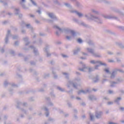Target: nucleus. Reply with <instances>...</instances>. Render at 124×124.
I'll return each instance as SVG.
<instances>
[{"instance_id":"obj_15","label":"nucleus","mask_w":124,"mask_h":124,"mask_svg":"<svg viewBox=\"0 0 124 124\" xmlns=\"http://www.w3.org/2000/svg\"><path fill=\"white\" fill-rule=\"evenodd\" d=\"M32 3H33V4H35V2H34V1H32Z\"/></svg>"},{"instance_id":"obj_1","label":"nucleus","mask_w":124,"mask_h":124,"mask_svg":"<svg viewBox=\"0 0 124 124\" xmlns=\"http://www.w3.org/2000/svg\"><path fill=\"white\" fill-rule=\"evenodd\" d=\"M91 63H99V64L101 65H103V64H104V63H102V62H94V61H91Z\"/></svg>"},{"instance_id":"obj_14","label":"nucleus","mask_w":124,"mask_h":124,"mask_svg":"<svg viewBox=\"0 0 124 124\" xmlns=\"http://www.w3.org/2000/svg\"><path fill=\"white\" fill-rule=\"evenodd\" d=\"M120 109H121V110H122L123 111H124V108H121Z\"/></svg>"},{"instance_id":"obj_24","label":"nucleus","mask_w":124,"mask_h":124,"mask_svg":"<svg viewBox=\"0 0 124 124\" xmlns=\"http://www.w3.org/2000/svg\"><path fill=\"white\" fill-rule=\"evenodd\" d=\"M59 90H60V91H62V89L61 88H59Z\"/></svg>"},{"instance_id":"obj_13","label":"nucleus","mask_w":124,"mask_h":124,"mask_svg":"<svg viewBox=\"0 0 124 124\" xmlns=\"http://www.w3.org/2000/svg\"><path fill=\"white\" fill-rule=\"evenodd\" d=\"M84 93V91L83 90H81L78 93Z\"/></svg>"},{"instance_id":"obj_9","label":"nucleus","mask_w":124,"mask_h":124,"mask_svg":"<svg viewBox=\"0 0 124 124\" xmlns=\"http://www.w3.org/2000/svg\"><path fill=\"white\" fill-rule=\"evenodd\" d=\"M90 118H91V120H93V115H90Z\"/></svg>"},{"instance_id":"obj_28","label":"nucleus","mask_w":124,"mask_h":124,"mask_svg":"<svg viewBox=\"0 0 124 124\" xmlns=\"http://www.w3.org/2000/svg\"><path fill=\"white\" fill-rule=\"evenodd\" d=\"M66 5H67V4H65Z\"/></svg>"},{"instance_id":"obj_22","label":"nucleus","mask_w":124,"mask_h":124,"mask_svg":"<svg viewBox=\"0 0 124 124\" xmlns=\"http://www.w3.org/2000/svg\"><path fill=\"white\" fill-rule=\"evenodd\" d=\"M49 115V114H46V117H48V115Z\"/></svg>"},{"instance_id":"obj_25","label":"nucleus","mask_w":124,"mask_h":124,"mask_svg":"<svg viewBox=\"0 0 124 124\" xmlns=\"http://www.w3.org/2000/svg\"><path fill=\"white\" fill-rule=\"evenodd\" d=\"M111 103H112L109 102V103H108V104H111Z\"/></svg>"},{"instance_id":"obj_3","label":"nucleus","mask_w":124,"mask_h":124,"mask_svg":"<svg viewBox=\"0 0 124 124\" xmlns=\"http://www.w3.org/2000/svg\"><path fill=\"white\" fill-rule=\"evenodd\" d=\"M48 16H49V17H50L51 18H52L54 16V15H53V14L52 13H49L48 14Z\"/></svg>"},{"instance_id":"obj_17","label":"nucleus","mask_w":124,"mask_h":124,"mask_svg":"<svg viewBox=\"0 0 124 124\" xmlns=\"http://www.w3.org/2000/svg\"><path fill=\"white\" fill-rule=\"evenodd\" d=\"M90 52H91L92 53V52H93L92 50L91 49L90 50H89Z\"/></svg>"},{"instance_id":"obj_23","label":"nucleus","mask_w":124,"mask_h":124,"mask_svg":"<svg viewBox=\"0 0 124 124\" xmlns=\"http://www.w3.org/2000/svg\"><path fill=\"white\" fill-rule=\"evenodd\" d=\"M112 92L111 91H109V93H111Z\"/></svg>"},{"instance_id":"obj_30","label":"nucleus","mask_w":124,"mask_h":124,"mask_svg":"<svg viewBox=\"0 0 124 124\" xmlns=\"http://www.w3.org/2000/svg\"><path fill=\"white\" fill-rule=\"evenodd\" d=\"M74 87H75V85H74Z\"/></svg>"},{"instance_id":"obj_8","label":"nucleus","mask_w":124,"mask_h":124,"mask_svg":"<svg viewBox=\"0 0 124 124\" xmlns=\"http://www.w3.org/2000/svg\"><path fill=\"white\" fill-rule=\"evenodd\" d=\"M96 118H98L99 117H100V114H97V115H96Z\"/></svg>"},{"instance_id":"obj_29","label":"nucleus","mask_w":124,"mask_h":124,"mask_svg":"<svg viewBox=\"0 0 124 124\" xmlns=\"http://www.w3.org/2000/svg\"><path fill=\"white\" fill-rule=\"evenodd\" d=\"M80 70H81V71H82V70H82V69H80Z\"/></svg>"},{"instance_id":"obj_20","label":"nucleus","mask_w":124,"mask_h":124,"mask_svg":"<svg viewBox=\"0 0 124 124\" xmlns=\"http://www.w3.org/2000/svg\"><path fill=\"white\" fill-rule=\"evenodd\" d=\"M22 2H24L25 1V0H22Z\"/></svg>"},{"instance_id":"obj_4","label":"nucleus","mask_w":124,"mask_h":124,"mask_svg":"<svg viewBox=\"0 0 124 124\" xmlns=\"http://www.w3.org/2000/svg\"><path fill=\"white\" fill-rule=\"evenodd\" d=\"M77 14L79 16V17H81L83 15L80 13L77 12Z\"/></svg>"},{"instance_id":"obj_10","label":"nucleus","mask_w":124,"mask_h":124,"mask_svg":"<svg viewBox=\"0 0 124 124\" xmlns=\"http://www.w3.org/2000/svg\"><path fill=\"white\" fill-rule=\"evenodd\" d=\"M121 97H118V98H117V101L118 100H121Z\"/></svg>"},{"instance_id":"obj_26","label":"nucleus","mask_w":124,"mask_h":124,"mask_svg":"<svg viewBox=\"0 0 124 124\" xmlns=\"http://www.w3.org/2000/svg\"><path fill=\"white\" fill-rule=\"evenodd\" d=\"M31 17H33V16H31Z\"/></svg>"},{"instance_id":"obj_16","label":"nucleus","mask_w":124,"mask_h":124,"mask_svg":"<svg viewBox=\"0 0 124 124\" xmlns=\"http://www.w3.org/2000/svg\"><path fill=\"white\" fill-rule=\"evenodd\" d=\"M62 56L63 57V58H65L66 57V56L65 55H62Z\"/></svg>"},{"instance_id":"obj_7","label":"nucleus","mask_w":124,"mask_h":124,"mask_svg":"<svg viewBox=\"0 0 124 124\" xmlns=\"http://www.w3.org/2000/svg\"><path fill=\"white\" fill-rule=\"evenodd\" d=\"M105 71L106 72H107V73H108V72H109V70H108V69H105Z\"/></svg>"},{"instance_id":"obj_18","label":"nucleus","mask_w":124,"mask_h":124,"mask_svg":"<svg viewBox=\"0 0 124 124\" xmlns=\"http://www.w3.org/2000/svg\"><path fill=\"white\" fill-rule=\"evenodd\" d=\"M92 69V68H89V71H91V70Z\"/></svg>"},{"instance_id":"obj_31","label":"nucleus","mask_w":124,"mask_h":124,"mask_svg":"<svg viewBox=\"0 0 124 124\" xmlns=\"http://www.w3.org/2000/svg\"><path fill=\"white\" fill-rule=\"evenodd\" d=\"M94 91H95V90H93Z\"/></svg>"},{"instance_id":"obj_6","label":"nucleus","mask_w":124,"mask_h":124,"mask_svg":"<svg viewBox=\"0 0 124 124\" xmlns=\"http://www.w3.org/2000/svg\"><path fill=\"white\" fill-rule=\"evenodd\" d=\"M71 33H72V34L73 35H74V34H75V32H74V31H71Z\"/></svg>"},{"instance_id":"obj_27","label":"nucleus","mask_w":124,"mask_h":124,"mask_svg":"<svg viewBox=\"0 0 124 124\" xmlns=\"http://www.w3.org/2000/svg\"><path fill=\"white\" fill-rule=\"evenodd\" d=\"M56 34H58V32H56Z\"/></svg>"},{"instance_id":"obj_11","label":"nucleus","mask_w":124,"mask_h":124,"mask_svg":"<svg viewBox=\"0 0 124 124\" xmlns=\"http://www.w3.org/2000/svg\"><path fill=\"white\" fill-rule=\"evenodd\" d=\"M98 66H99V65L95 66V69H97V67H98Z\"/></svg>"},{"instance_id":"obj_2","label":"nucleus","mask_w":124,"mask_h":124,"mask_svg":"<svg viewBox=\"0 0 124 124\" xmlns=\"http://www.w3.org/2000/svg\"><path fill=\"white\" fill-rule=\"evenodd\" d=\"M78 43H82V42H83V41L82 40V39L78 38Z\"/></svg>"},{"instance_id":"obj_21","label":"nucleus","mask_w":124,"mask_h":124,"mask_svg":"<svg viewBox=\"0 0 124 124\" xmlns=\"http://www.w3.org/2000/svg\"><path fill=\"white\" fill-rule=\"evenodd\" d=\"M26 26L27 27H29V26H30V24L27 25Z\"/></svg>"},{"instance_id":"obj_5","label":"nucleus","mask_w":124,"mask_h":124,"mask_svg":"<svg viewBox=\"0 0 124 124\" xmlns=\"http://www.w3.org/2000/svg\"><path fill=\"white\" fill-rule=\"evenodd\" d=\"M54 29H58V30H59V31H62V29H61V28H59L58 26H54Z\"/></svg>"},{"instance_id":"obj_19","label":"nucleus","mask_w":124,"mask_h":124,"mask_svg":"<svg viewBox=\"0 0 124 124\" xmlns=\"http://www.w3.org/2000/svg\"><path fill=\"white\" fill-rule=\"evenodd\" d=\"M37 12H38V13H40V11H38Z\"/></svg>"},{"instance_id":"obj_12","label":"nucleus","mask_w":124,"mask_h":124,"mask_svg":"<svg viewBox=\"0 0 124 124\" xmlns=\"http://www.w3.org/2000/svg\"><path fill=\"white\" fill-rule=\"evenodd\" d=\"M66 38H67V39H70V37H69V36H67V37H66Z\"/></svg>"}]
</instances>
